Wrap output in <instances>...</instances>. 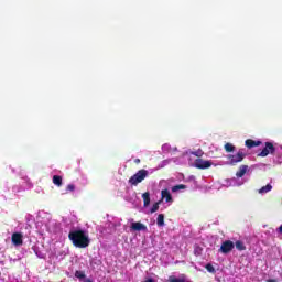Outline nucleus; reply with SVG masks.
<instances>
[{
    "instance_id": "ddd939ff",
    "label": "nucleus",
    "mask_w": 282,
    "mask_h": 282,
    "mask_svg": "<svg viewBox=\"0 0 282 282\" xmlns=\"http://www.w3.org/2000/svg\"><path fill=\"white\" fill-rule=\"evenodd\" d=\"M53 184H55V186H63V176L61 175H54L53 176Z\"/></svg>"
},
{
    "instance_id": "6ab92c4d",
    "label": "nucleus",
    "mask_w": 282,
    "mask_h": 282,
    "mask_svg": "<svg viewBox=\"0 0 282 282\" xmlns=\"http://www.w3.org/2000/svg\"><path fill=\"white\" fill-rule=\"evenodd\" d=\"M169 281L170 282H186L185 279H177L175 275H170Z\"/></svg>"
},
{
    "instance_id": "a878e982",
    "label": "nucleus",
    "mask_w": 282,
    "mask_h": 282,
    "mask_svg": "<svg viewBox=\"0 0 282 282\" xmlns=\"http://www.w3.org/2000/svg\"><path fill=\"white\" fill-rule=\"evenodd\" d=\"M267 282H278V281L274 279H269V280H267Z\"/></svg>"
},
{
    "instance_id": "0eeeda50",
    "label": "nucleus",
    "mask_w": 282,
    "mask_h": 282,
    "mask_svg": "<svg viewBox=\"0 0 282 282\" xmlns=\"http://www.w3.org/2000/svg\"><path fill=\"white\" fill-rule=\"evenodd\" d=\"M11 241L13 246H23V234L21 232L12 234Z\"/></svg>"
},
{
    "instance_id": "dca6fc26",
    "label": "nucleus",
    "mask_w": 282,
    "mask_h": 282,
    "mask_svg": "<svg viewBox=\"0 0 282 282\" xmlns=\"http://www.w3.org/2000/svg\"><path fill=\"white\" fill-rule=\"evenodd\" d=\"M225 151L227 153H232L235 151V145H232V143H226L225 144Z\"/></svg>"
},
{
    "instance_id": "423d86ee",
    "label": "nucleus",
    "mask_w": 282,
    "mask_h": 282,
    "mask_svg": "<svg viewBox=\"0 0 282 282\" xmlns=\"http://www.w3.org/2000/svg\"><path fill=\"white\" fill-rule=\"evenodd\" d=\"M194 164L196 169L200 170L210 169L213 166V162L204 161V159H196Z\"/></svg>"
},
{
    "instance_id": "2eb2a0df",
    "label": "nucleus",
    "mask_w": 282,
    "mask_h": 282,
    "mask_svg": "<svg viewBox=\"0 0 282 282\" xmlns=\"http://www.w3.org/2000/svg\"><path fill=\"white\" fill-rule=\"evenodd\" d=\"M272 191V186L270 184H267L265 186L261 187L259 189L260 195H263L265 193H270Z\"/></svg>"
},
{
    "instance_id": "cd10ccee",
    "label": "nucleus",
    "mask_w": 282,
    "mask_h": 282,
    "mask_svg": "<svg viewBox=\"0 0 282 282\" xmlns=\"http://www.w3.org/2000/svg\"><path fill=\"white\" fill-rule=\"evenodd\" d=\"M85 282H93L91 280L87 279Z\"/></svg>"
},
{
    "instance_id": "9d476101",
    "label": "nucleus",
    "mask_w": 282,
    "mask_h": 282,
    "mask_svg": "<svg viewBox=\"0 0 282 282\" xmlns=\"http://www.w3.org/2000/svg\"><path fill=\"white\" fill-rule=\"evenodd\" d=\"M161 197L162 199H165L167 204L173 202V196L171 195V192H169V189H163L161 192Z\"/></svg>"
},
{
    "instance_id": "412c9836",
    "label": "nucleus",
    "mask_w": 282,
    "mask_h": 282,
    "mask_svg": "<svg viewBox=\"0 0 282 282\" xmlns=\"http://www.w3.org/2000/svg\"><path fill=\"white\" fill-rule=\"evenodd\" d=\"M160 210V202L155 203L152 208L150 209V213H158Z\"/></svg>"
},
{
    "instance_id": "4be33fe9",
    "label": "nucleus",
    "mask_w": 282,
    "mask_h": 282,
    "mask_svg": "<svg viewBox=\"0 0 282 282\" xmlns=\"http://www.w3.org/2000/svg\"><path fill=\"white\" fill-rule=\"evenodd\" d=\"M205 269L207 270V272H210L212 274H215V267H213L210 263H207L205 265Z\"/></svg>"
},
{
    "instance_id": "bb28decb",
    "label": "nucleus",
    "mask_w": 282,
    "mask_h": 282,
    "mask_svg": "<svg viewBox=\"0 0 282 282\" xmlns=\"http://www.w3.org/2000/svg\"><path fill=\"white\" fill-rule=\"evenodd\" d=\"M145 282H155L152 278L148 279Z\"/></svg>"
},
{
    "instance_id": "39448f33",
    "label": "nucleus",
    "mask_w": 282,
    "mask_h": 282,
    "mask_svg": "<svg viewBox=\"0 0 282 282\" xmlns=\"http://www.w3.org/2000/svg\"><path fill=\"white\" fill-rule=\"evenodd\" d=\"M235 250V242L231 240H226L221 243L218 252H221L223 254H229V252H232Z\"/></svg>"
},
{
    "instance_id": "b1692460",
    "label": "nucleus",
    "mask_w": 282,
    "mask_h": 282,
    "mask_svg": "<svg viewBox=\"0 0 282 282\" xmlns=\"http://www.w3.org/2000/svg\"><path fill=\"white\" fill-rule=\"evenodd\" d=\"M66 191H69V193H74V191H76V185L75 184H68L66 186Z\"/></svg>"
},
{
    "instance_id": "20e7f679",
    "label": "nucleus",
    "mask_w": 282,
    "mask_h": 282,
    "mask_svg": "<svg viewBox=\"0 0 282 282\" xmlns=\"http://www.w3.org/2000/svg\"><path fill=\"white\" fill-rule=\"evenodd\" d=\"M275 151H276V148H274V143L265 142L262 151L260 153H258V158H268V155L270 153H271V155H274Z\"/></svg>"
},
{
    "instance_id": "f03ea898",
    "label": "nucleus",
    "mask_w": 282,
    "mask_h": 282,
    "mask_svg": "<svg viewBox=\"0 0 282 282\" xmlns=\"http://www.w3.org/2000/svg\"><path fill=\"white\" fill-rule=\"evenodd\" d=\"M149 177V171L139 170L134 175L129 178V184L131 186H138L140 183L144 182Z\"/></svg>"
},
{
    "instance_id": "f3484780",
    "label": "nucleus",
    "mask_w": 282,
    "mask_h": 282,
    "mask_svg": "<svg viewBox=\"0 0 282 282\" xmlns=\"http://www.w3.org/2000/svg\"><path fill=\"white\" fill-rule=\"evenodd\" d=\"M158 226L162 227L164 226V214H160L156 218Z\"/></svg>"
},
{
    "instance_id": "f8f14e48",
    "label": "nucleus",
    "mask_w": 282,
    "mask_h": 282,
    "mask_svg": "<svg viewBox=\"0 0 282 282\" xmlns=\"http://www.w3.org/2000/svg\"><path fill=\"white\" fill-rule=\"evenodd\" d=\"M142 199H143V206L147 208L149 204H151V194L149 192H145L142 194Z\"/></svg>"
},
{
    "instance_id": "393cba45",
    "label": "nucleus",
    "mask_w": 282,
    "mask_h": 282,
    "mask_svg": "<svg viewBox=\"0 0 282 282\" xmlns=\"http://www.w3.org/2000/svg\"><path fill=\"white\" fill-rule=\"evenodd\" d=\"M134 164H140V159H135Z\"/></svg>"
},
{
    "instance_id": "f257e3e1",
    "label": "nucleus",
    "mask_w": 282,
    "mask_h": 282,
    "mask_svg": "<svg viewBox=\"0 0 282 282\" xmlns=\"http://www.w3.org/2000/svg\"><path fill=\"white\" fill-rule=\"evenodd\" d=\"M68 239L72 241L75 248H89V243H91L89 235L82 229L70 230L68 234Z\"/></svg>"
},
{
    "instance_id": "6e6552de",
    "label": "nucleus",
    "mask_w": 282,
    "mask_h": 282,
    "mask_svg": "<svg viewBox=\"0 0 282 282\" xmlns=\"http://www.w3.org/2000/svg\"><path fill=\"white\" fill-rule=\"evenodd\" d=\"M131 230H133L134 232H147V225L137 221V223H132L130 226Z\"/></svg>"
},
{
    "instance_id": "7ed1b4c3",
    "label": "nucleus",
    "mask_w": 282,
    "mask_h": 282,
    "mask_svg": "<svg viewBox=\"0 0 282 282\" xmlns=\"http://www.w3.org/2000/svg\"><path fill=\"white\" fill-rule=\"evenodd\" d=\"M245 159H246V152H243V150H239L237 154L227 155V160H229V163L231 164V166L239 164V162H243Z\"/></svg>"
},
{
    "instance_id": "aec40b11",
    "label": "nucleus",
    "mask_w": 282,
    "mask_h": 282,
    "mask_svg": "<svg viewBox=\"0 0 282 282\" xmlns=\"http://www.w3.org/2000/svg\"><path fill=\"white\" fill-rule=\"evenodd\" d=\"M192 155H195L196 158H202V155H204V150L198 149V150L192 152Z\"/></svg>"
},
{
    "instance_id": "5701e85b",
    "label": "nucleus",
    "mask_w": 282,
    "mask_h": 282,
    "mask_svg": "<svg viewBox=\"0 0 282 282\" xmlns=\"http://www.w3.org/2000/svg\"><path fill=\"white\" fill-rule=\"evenodd\" d=\"M75 276H76V279H85V272L84 271H76Z\"/></svg>"
},
{
    "instance_id": "9b49d317",
    "label": "nucleus",
    "mask_w": 282,
    "mask_h": 282,
    "mask_svg": "<svg viewBox=\"0 0 282 282\" xmlns=\"http://www.w3.org/2000/svg\"><path fill=\"white\" fill-rule=\"evenodd\" d=\"M248 173V165H240L239 170L236 172V177H243Z\"/></svg>"
},
{
    "instance_id": "4468645a",
    "label": "nucleus",
    "mask_w": 282,
    "mask_h": 282,
    "mask_svg": "<svg viewBox=\"0 0 282 282\" xmlns=\"http://www.w3.org/2000/svg\"><path fill=\"white\" fill-rule=\"evenodd\" d=\"M177 191H186V185L184 184H178V185H174L172 187V193H177Z\"/></svg>"
},
{
    "instance_id": "a211bd4d",
    "label": "nucleus",
    "mask_w": 282,
    "mask_h": 282,
    "mask_svg": "<svg viewBox=\"0 0 282 282\" xmlns=\"http://www.w3.org/2000/svg\"><path fill=\"white\" fill-rule=\"evenodd\" d=\"M234 246H236L237 250H240V251L246 250V246L240 240H237Z\"/></svg>"
},
{
    "instance_id": "1a4fd4ad",
    "label": "nucleus",
    "mask_w": 282,
    "mask_h": 282,
    "mask_svg": "<svg viewBox=\"0 0 282 282\" xmlns=\"http://www.w3.org/2000/svg\"><path fill=\"white\" fill-rule=\"evenodd\" d=\"M245 144L248 149H254V147H261L262 142L261 141H254L252 139H247L245 141Z\"/></svg>"
}]
</instances>
